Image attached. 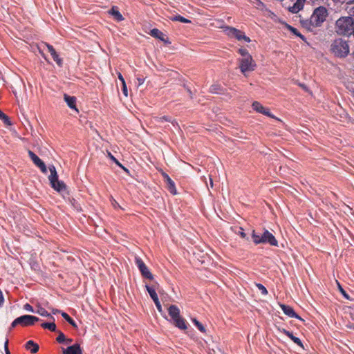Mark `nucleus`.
I'll list each match as a JSON object with an SVG mask.
<instances>
[{
  "label": "nucleus",
  "mask_w": 354,
  "mask_h": 354,
  "mask_svg": "<svg viewBox=\"0 0 354 354\" xmlns=\"http://www.w3.org/2000/svg\"><path fill=\"white\" fill-rule=\"evenodd\" d=\"M72 339H66L65 342L67 343V344H71L72 342Z\"/></svg>",
  "instance_id": "52"
},
{
  "label": "nucleus",
  "mask_w": 354,
  "mask_h": 354,
  "mask_svg": "<svg viewBox=\"0 0 354 354\" xmlns=\"http://www.w3.org/2000/svg\"><path fill=\"white\" fill-rule=\"evenodd\" d=\"M209 184H210V187H213L214 183H213V180L211 177H209Z\"/></svg>",
  "instance_id": "51"
},
{
  "label": "nucleus",
  "mask_w": 354,
  "mask_h": 354,
  "mask_svg": "<svg viewBox=\"0 0 354 354\" xmlns=\"http://www.w3.org/2000/svg\"><path fill=\"white\" fill-rule=\"evenodd\" d=\"M226 30L229 36L235 37L239 41L243 39L246 42L250 41V39L248 37L245 36L243 32L235 28L228 26L226 28Z\"/></svg>",
  "instance_id": "10"
},
{
  "label": "nucleus",
  "mask_w": 354,
  "mask_h": 354,
  "mask_svg": "<svg viewBox=\"0 0 354 354\" xmlns=\"http://www.w3.org/2000/svg\"><path fill=\"white\" fill-rule=\"evenodd\" d=\"M335 31L339 35L350 36L354 33V18L342 17L335 22Z\"/></svg>",
  "instance_id": "2"
},
{
  "label": "nucleus",
  "mask_w": 354,
  "mask_h": 354,
  "mask_svg": "<svg viewBox=\"0 0 354 354\" xmlns=\"http://www.w3.org/2000/svg\"><path fill=\"white\" fill-rule=\"evenodd\" d=\"M290 30H291V32H293L295 35H296L299 36V37H301L303 40H304V37L302 35H301V34L298 32V30H297L296 28H292V27H290Z\"/></svg>",
  "instance_id": "35"
},
{
  "label": "nucleus",
  "mask_w": 354,
  "mask_h": 354,
  "mask_svg": "<svg viewBox=\"0 0 354 354\" xmlns=\"http://www.w3.org/2000/svg\"><path fill=\"white\" fill-rule=\"evenodd\" d=\"M239 235H240L242 238H245V236H246V234H245V232H242V231L239 232Z\"/></svg>",
  "instance_id": "50"
},
{
  "label": "nucleus",
  "mask_w": 354,
  "mask_h": 354,
  "mask_svg": "<svg viewBox=\"0 0 354 354\" xmlns=\"http://www.w3.org/2000/svg\"><path fill=\"white\" fill-rule=\"evenodd\" d=\"M168 313L175 326L181 330L187 328L186 321L180 316V309L176 305H171L168 308Z\"/></svg>",
  "instance_id": "5"
},
{
  "label": "nucleus",
  "mask_w": 354,
  "mask_h": 354,
  "mask_svg": "<svg viewBox=\"0 0 354 354\" xmlns=\"http://www.w3.org/2000/svg\"><path fill=\"white\" fill-rule=\"evenodd\" d=\"M239 68L245 76L247 75V73L254 71L257 67V64L252 56L246 58H241L239 59Z\"/></svg>",
  "instance_id": "7"
},
{
  "label": "nucleus",
  "mask_w": 354,
  "mask_h": 354,
  "mask_svg": "<svg viewBox=\"0 0 354 354\" xmlns=\"http://www.w3.org/2000/svg\"><path fill=\"white\" fill-rule=\"evenodd\" d=\"M65 340H66V337H65V335H64V333L61 331H59V335L57 337V341L59 343H62V342H65Z\"/></svg>",
  "instance_id": "33"
},
{
  "label": "nucleus",
  "mask_w": 354,
  "mask_h": 354,
  "mask_svg": "<svg viewBox=\"0 0 354 354\" xmlns=\"http://www.w3.org/2000/svg\"><path fill=\"white\" fill-rule=\"evenodd\" d=\"M280 307L282 309L283 312L288 316L290 317H295L299 320L304 321V319L299 317L293 310V308L289 306H286L285 304H280Z\"/></svg>",
  "instance_id": "14"
},
{
  "label": "nucleus",
  "mask_w": 354,
  "mask_h": 354,
  "mask_svg": "<svg viewBox=\"0 0 354 354\" xmlns=\"http://www.w3.org/2000/svg\"><path fill=\"white\" fill-rule=\"evenodd\" d=\"M118 78L122 82V84L125 83L124 79L120 73H118Z\"/></svg>",
  "instance_id": "42"
},
{
  "label": "nucleus",
  "mask_w": 354,
  "mask_h": 354,
  "mask_svg": "<svg viewBox=\"0 0 354 354\" xmlns=\"http://www.w3.org/2000/svg\"><path fill=\"white\" fill-rule=\"evenodd\" d=\"M239 53L242 56L241 58H246L252 56L245 48H240L239 50Z\"/></svg>",
  "instance_id": "30"
},
{
  "label": "nucleus",
  "mask_w": 354,
  "mask_h": 354,
  "mask_svg": "<svg viewBox=\"0 0 354 354\" xmlns=\"http://www.w3.org/2000/svg\"><path fill=\"white\" fill-rule=\"evenodd\" d=\"M218 89V86L217 85H213L211 86V92H215L216 93V90Z\"/></svg>",
  "instance_id": "43"
},
{
  "label": "nucleus",
  "mask_w": 354,
  "mask_h": 354,
  "mask_svg": "<svg viewBox=\"0 0 354 354\" xmlns=\"http://www.w3.org/2000/svg\"><path fill=\"white\" fill-rule=\"evenodd\" d=\"M252 106L253 109L255 110L257 112L261 113L272 118H274V116L272 114H271L268 110L263 107L259 102H254Z\"/></svg>",
  "instance_id": "13"
},
{
  "label": "nucleus",
  "mask_w": 354,
  "mask_h": 354,
  "mask_svg": "<svg viewBox=\"0 0 354 354\" xmlns=\"http://www.w3.org/2000/svg\"><path fill=\"white\" fill-rule=\"evenodd\" d=\"M44 44L48 48V50L49 53L52 55L54 61L57 63V64L59 66H62V59H60L59 57V55L57 53V52L55 51V50L53 48V46L50 45V44H47V43H44Z\"/></svg>",
  "instance_id": "15"
},
{
  "label": "nucleus",
  "mask_w": 354,
  "mask_h": 354,
  "mask_svg": "<svg viewBox=\"0 0 354 354\" xmlns=\"http://www.w3.org/2000/svg\"><path fill=\"white\" fill-rule=\"evenodd\" d=\"M4 348H5L6 354H10L9 349H8V339H6V341L5 342Z\"/></svg>",
  "instance_id": "40"
},
{
  "label": "nucleus",
  "mask_w": 354,
  "mask_h": 354,
  "mask_svg": "<svg viewBox=\"0 0 354 354\" xmlns=\"http://www.w3.org/2000/svg\"><path fill=\"white\" fill-rule=\"evenodd\" d=\"M24 308L27 310V311H29V312H34V310H33V308L32 307V306H30V304H26L24 306Z\"/></svg>",
  "instance_id": "38"
},
{
  "label": "nucleus",
  "mask_w": 354,
  "mask_h": 354,
  "mask_svg": "<svg viewBox=\"0 0 354 354\" xmlns=\"http://www.w3.org/2000/svg\"><path fill=\"white\" fill-rule=\"evenodd\" d=\"M28 155L34 164L41 169V172L46 174L47 169L45 163L30 150H28Z\"/></svg>",
  "instance_id": "11"
},
{
  "label": "nucleus",
  "mask_w": 354,
  "mask_h": 354,
  "mask_svg": "<svg viewBox=\"0 0 354 354\" xmlns=\"http://www.w3.org/2000/svg\"><path fill=\"white\" fill-rule=\"evenodd\" d=\"M122 167V169H123L126 172H127V173L129 172V170H128L127 168H125L124 166H122V167Z\"/></svg>",
  "instance_id": "56"
},
{
  "label": "nucleus",
  "mask_w": 354,
  "mask_h": 354,
  "mask_svg": "<svg viewBox=\"0 0 354 354\" xmlns=\"http://www.w3.org/2000/svg\"><path fill=\"white\" fill-rule=\"evenodd\" d=\"M256 2H254L257 5V7H260L263 6V3L260 0H255Z\"/></svg>",
  "instance_id": "45"
},
{
  "label": "nucleus",
  "mask_w": 354,
  "mask_h": 354,
  "mask_svg": "<svg viewBox=\"0 0 354 354\" xmlns=\"http://www.w3.org/2000/svg\"><path fill=\"white\" fill-rule=\"evenodd\" d=\"M41 326L44 328H47L50 331H56V325L54 322L52 323H43Z\"/></svg>",
  "instance_id": "27"
},
{
  "label": "nucleus",
  "mask_w": 354,
  "mask_h": 354,
  "mask_svg": "<svg viewBox=\"0 0 354 354\" xmlns=\"http://www.w3.org/2000/svg\"><path fill=\"white\" fill-rule=\"evenodd\" d=\"M64 100L66 102L67 105L71 109L75 110L77 113L79 112V110L76 106V97H75L70 96L65 93L64 95Z\"/></svg>",
  "instance_id": "16"
},
{
  "label": "nucleus",
  "mask_w": 354,
  "mask_h": 354,
  "mask_svg": "<svg viewBox=\"0 0 354 354\" xmlns=\"http://www.w3.org/2000/svg\"><path fill=\"white\" fill-rule=\"evenodd\" d=\"M252 238L253 242L256 245L261 243H269L272 246H278V241L275 239L274 236L266 229H264L261 235L257 234L255 231L253 230L252 233Z\"/></svg>",
  "instance_id": "4"
},
{
  "label": "nucleus",
  "mask_w": 354,
  "mask_h": 354,
  "mask_svg": "<svg viewBox=\"0 0 354 354\" xmlns=\"http://www.w3.org/2000/svg\"><path fill=\"white\" fill-rule=\"evenodd\" d=\"M150 35L155 38L159 39L160 40L164 41L166 44H170L168 39L165 38V35L163 34V32H162L157 28H153L151 30Z\"/></svg>",
  "instance_id": "17"
},
{
  "label": "nucleus",
  "mask_w": 354,
  "mask_h": 354,
  "mask_svg": "<svg viewBox=\"0 0 354 354\" xmlns=\"http://www.w3.org/2000/svg\"><path fill=\"white\" fill-rule=\"evenodd\" d=\"M295 344H297L298 346L301 347L303 349L304 348V345L301 340L298 338L295 337L292 333H291L290 335L288 336Z\"/></svg>",
  "instance_id": "28"
},
{
  "label": "nucleus",
  "mask_w": 354,
  "mask_h": 354,
  "mask_svg": "<svg viewBox=\"0 0 354 354\" xmlns=\"http://www.w3.org/2000/svg\"><path fill=\"white\" fill-rule=\"evenodd\" d=\"M136 263L138 266L139 270L143 277L149 280L153 279V275L149 270L148 268L140 258L136 257Z\"/></svg>",
  "instance_id": "9"
},
{
  "label": "nucleus",
  "mask_w": 354,
  "mask_h": 354,
  "mask_svg": "<svg viewBox=\"0 0 354 354\" xmlns=\"http://www.w3.org/2000/svg\"><path fill=\"white\" fill-rule=\"evenodd\" d=\"M0 119L3 121V122L8 126L12 125L11 121L10 120V118L8 115H6L5 113H3L0 110Z\"/></svg>",
  "instance_id": "26"
},
{
  "label": "nucleus",
  "mask_w": 354,
  "mask_h": 354,
  "mask_svg": "<svg viewBox=\"0 0 354 354\" xmlns=\"http://www.w3.org/2000/svg\"><path fill=\"white\" fill-rule=\"evenodd\" d=\"M334 1H339L340 0H333Z\"/></svg>",
  "instance_id": "57"
},
{
  "label": "nucleus",
  "mask_w": 354,
  "mask_h": 354,
  "mask_svg": "<svg viewBox=\"0 0 354 354\" xmlns=\"http://www.w3.org/2000/svg\"><path fill=\"white\" fill-rule=\"evenodd\" d=\"M111 200L113 201V203L114 206L117 205L118 207H120V206L118 205V203H117V201L115 199H113L112 198Z\"/></svg>",
  "instance_id": "49"
},
{
  "label": "nucleus",
  "mask_w": 354,
  "mask_h": 354,
  "mask_svg": "<svg viewBox=\"0 0 354 354\" xmlns=\"http://www.w3.org/2000/svg\"><path fill=\"white\" fill-rule=\"evenodd\" d=\"M107 153H108V156L113 161H114L118 166L122 167V165L118 162V160L110 152L108 151Z\"/></svg>",
  "instance_id": "36"
},
{
  "label": "nucleus",
  "mask_w": 354,
  "mask_h": 354,
  "mask_svg": "<svg viewBox=\"0 0 354 354\" xmlns=\"http://www.w3.org/2000/svg\"><path fill=\"white\" fill-rule=\"evenodd\" d=\"M330 50L337 57L344 58L350 52L348 43L342 38L336 39L330 46Z\"/></svg>",
  "instance_id": "3"
},
{
  "label": "nucleus",
  "mask_w": 354,
  "mask_h": 354,
  "mask_svg": "<svg viewBox=\"0 0 354 354\" xmlns=\"http://www.w3.org/2000/svg\"><path fill=\"white\" fill-rule=\"evenodd\" d=\"M328 11L324 6L315 8L310 19L301 20L302 26L308 30H312L315 27H319L326 20Z\"/></svg>",
  "instance_id": "1"
},
{
  "label": "nucleus",
  "mask_w": 354,
  "mask_h": 354,
  "mask_svg": "<svg viewBox=\"0 0 354 354\" xmlns=\"http://www.w3.org/2000/svg\"><path fill=\"white\" fill-rule=\"evenodd\" d=\"M27 350H30L32 353H35L39 350V346L32 340L27 342L25 346Z\"/></svg>",
  "instance_id": "21"
},
{
  "label": "nucleus",
  "mask_w": 354,
  "mask_h": 354,
  "mask_svg": "<svg viewBox=\"0 0 354 354\" xmlns=\"http://www.w3.org/2000/svg\"><path fill=\"white\" fill-rule=\"evenodd\" d=\"M155 287H156V285H153L152 286H149L148 285L145 286V288H146L147 292H149L150 297H151V299H153V301L158 299V295L156 294V290H155Z\"/></svg>",
  "instance_id": "22"
},
{
  "label": "nucleus",
  "mask_w": 354,
  "mask_h": 354,
  "mask_svg": "<svg viewBox=\"0 0 354 354\" xmlns=\"http://www.w3.org/2000/svg\"><path fill=\"white\" fill-rule=\"evenodd\" d=\"M155 304H156V306L158 309V310L160 312V313H162V306H161V304L159 301V299L156 300L154 301Z\"/></svg>",
  "instance_id": "37"
},
{
  "label": "nucleus",
  "mask_w": 354,
  "mask_h": 354,
  "mask_svg": "<svg viewBox=\"0 0 354 354\" xmlns=\"http://www.w3.org/2000/svg\"><path fill=\"white\" fill-rule=\"evenodd\" d=\"M59 312H60V311H59V310H57V309H56V310H53V314H56V313H59Z\"/></svg>",
  "instance_id": "55"
},
{
  "label": "nucleus",
  "mask_w": 354,
  "mask_h": 354,
  "mask_svg": "<svg viewBox=\"0 0 354 354\" xmlns=\"http://www.w3.org/2000/svg\"><path fill=\"white\" fill-rule=\"evenodd\" d=\"M170 19L171 21H180L182 23H190L191 21L180 16V15H176V16H174V17H170Z\"/></svg>",
  "instance_id": "24"
},
{
  "label": "nucleus",
  "mask_w": 354,
  "mask_h": 354,
  "mask_svg": "<svg viewBox=\"0 0 354 354\" xmlns=\"http://www.w3.org/2000/svg\"><path fill=\"white\" fill-rule=\"evenodd\" d=\"M39 51L40 54L45 58V59H46V57H45L44 53L41 50L40 48H39Z\"/></svg>",
  "instance_id": "53"
},
{
  "label": "nucleus",
  "mask_w": 354,
  "mask_h": 354,
  "mask_svg": "<svg viewBox=\"0 0 354 354\" xmlns=\"http://www.w3.org/2000/svg\"><path fill=\"white\" fill-rule=\"evenodd\" d=\"M137 80L138 82V86L142 85L144 83L145 79H142L140 77H138Z\"/></svg>",
  "instance_id": "44"
},
{
  "label": "nucleus",
  "mask_w": 354,
  "mask_h": 354,
  "mask_svg": "<svg viewBox=\"0 0 354 354\" xmlns=\"http://www.w3.org/2000/svg\"><path fill=\"white\" fill-rule=\"evenodd\" d=\"M278 330H279L280 332H281V333H283L286 334L288 337V336L290 335V333H291L290 331H288V330H286V329H284V328H282V329L278 328Z\"/></svg>",
  "instance_id": "41"
},
{
  "label": "nucleus",
  "mask_w": 354,
  "mask_h": 354,
  "mask_svg": "<svg viewBox=\"0 0 354 354\" xmlns=\"http://www.w3.org/2000/svg\"><path fill=\"white\" fill-rule=\"evenodd\" d=\"M108 12L109 14L111 15L118 21L124 20V17L115 7H113L111 10L108 11Z\"/></svg>",
  "instance_id": "20"
},
{
  "label": "nucleus",
  "mask_w": 354,
  "mask_h": 354,
  "mask_svg": "<svg viewBox=\"0 0 354 354\" xmlns=\"http://www.w3.org/2000/svg\"><path fill=\"white\" fill-rule=\"evenodd\" d=\"M158 122H163V121L169 122H171L173 125L178 126V122L175 120H172L171 118H169L168 116H162V117L158 118Z\"/></svg>",
  "instance_id": "25"
},
{
  "label": "nucleus",
  "mask_w": 354,
  "mask_h": 354,
  "mask_svg": "<svg viewBox=\"0 0 354 354\" xmlns=\"http://www.w3.org/2000/svg\"><path fill=\"white\" fill-rule=\"evenodd\" d=\"M49 171L50 172V175L48 176V179L51 187L58 192L65 191L66 186L63 181L59 180L58 175L55 166H50Z\"/></svg>",
  "instance_id": "6"
},
{
  "label": "nucleus",
  "mask_w": 354,
  "mask_h": 354,
  "mask_svg": "<svg viewBox=\"0 0 354 354\" xmlns=\"http://www.w3.org/2000/svg\"><path fill=\"white\" fill-rule=\"evenodd\" d=\"M347 327L349 328H353L354 329V324H353L347 325Z\"/></svg>",
  "instance_id": "54"
},
{
  "label": "nucleus",
  "mask_w": 354,
  "mask_h": 354,
  "mask_svg": "<svg viewBox=\"0 0 354 354\" xmlns=\"http://www.w3.org/2000/svg\"><path fill=\"white\" fill-rule=\"evenodd\" d=\"M337 285H338V288H339V291L341 292V293L344 295V297L345 298H346L347 299H349V296L345 292V290L342 288L341 285L339 284V283L337 281H336Z\"/></svg>",
  "instance_id": "34"
},
{
  "label": "nucleus",
  "mask_w": 354,
  "mask_h": 354,
  "mask_svg": "<svg viewBox=\"0 0 354 354\" xmlns=\"http://www.w3.org/2000/svg\"><path fill=\"white\" fill-rule=\"evenodd\" d=\"M299 86H301L303 89H304L305 91H308V88H307V86H306L305 84H299Z\"/></svg>",
  "instance_id": "48"
},
{
  "label": "nucleus",
  "mask_w": 354,
  "mask_h": 354,
  "mask_svg": "<svg viewBox=\"0 0 354 354\" xmlns=\"http://www.w3.org/2000/svg\"><path fill=\"white\" fill-rule=\"evenodd\" d=\"M257 287L259 288V290L261 291V293L264 295H267L268 294V290L266 288L265 286H263L262 284L261 283H257L256 284Z\"/></svg>",
  "instance_id": "32"
},
{
  "label": "nucleus",
  "mask_w": 354,
  "mask_h": 354,
  "mask_svg": "<svg viewBox=\"0 0 354 354\" xmlns=\"http://www.w3.org/2000/svg\"><path fill=\"white\" fill-rule=\"evenodd\" d=\"M160 171L163 176L166 183H167V189L173 194L176 195L177 194V190L176 189L175 183L171 179V178L162 169H160Z\"/></svg>",
  "instance_id": "12"
},
{
  "label": "nucleus",
  "mask_w": 354,
  "mask_h": 354,
  "mask_svg": "<svg viewBox=\"0 0 354 354\" xmlns=\"http://www.w3.org/2000/svg\"><path fill=\"white\" fill-rule=\"evenodd\" d=\"M62 316L74 328H77V324H75V322L73 321V319H72L69 315L64 313V312H62L61 313Z\"/></svg>",
  "instance_id": "23"
},
{
  "label": "nucleus",
  "mask_w": 354,
  "mask_h": 354,
  "mask_svg": "<svg viewBox=\"0 0 354 354\" xmlns=\"http://www.w3.org/2000/svg\"><path fill=\"white\" fill-rule=\"evenodd\" d=\"M122 92L123 94L127 97L128 95L127 87L126 83L122 84Z\"/></svg>",
  "instance_id": "39"
},
{
  "label": "nucleus",
  "mask_w": 354,
  "mask_h": 354,
  "mask_svg": "<svg viewBox=\"0 0 354 354\" xmlns=\"http://www.w3.org/2000/svg\"><path fill=\"white\" fill-rule=\"evenodd\" d=\"M3 301H4V297L3 296L2 292H1V295H0V306H1V304L3 302Z\"/></svg>",
  "instance_id": "46"
},
{
  "label": "nucleus",
  "mask_w": 354,
  "mask_h": 354,
  "mask_svg": "<svg viewBox=\"0 0 354 354\" xmlns=\"http://www.w3.org/2000/svg\"><path fill=\"white\" fill-rule=\"evenodd\" d=\"M37 313L44 317H49L50 316V314L44 308H41V307L39 308Z\"/></svg>",
  "instance_id": "31"
},
{
  "label": "nucleus",
  "mask_w": 354,
  "mask_h": 354,
  "mask_svg": "<svg viewBox=\"0 0 354 354\" xmlns=\"http://www.w3.org/2000/svg\"><path fill=\"white\" fill-rule=\"evenodd\" d=\"M305 0H297L294 5L289 8L292 13L298 12L304 6Z\"/></svg>",
  "instance_id": "19"
},
{
  "label": "nucleus",
  "mask_w": 354,
  "mask_h": 354,
  "mask_svg": "<svg viewBox=\"0 0 354 354\" xmlns=\"http://www.w3.org/2000/svg\"><path fill=\"white\" fill-rule=\"evenodd\" d=\"M351 17H353L354 18V6L351 7L350 10Z\"/></svg>",
  "instance_id": "47"
},
{
  "label": "nucleus",
  "mask_w": 354,
  "mask_h": 354,
  "mask_svg": "<svg viewBox=\"0 0 354 354\" xmlns=\"http://www.w3.org/2000/svg\"><path fill=\"white\" fill-rule=\"evenodd\" d=\"M64 354H82L81 348L79 344H74L68 346L63 351Z\"/></svg>",
  "instance_id": "18"
},
{
  "label": "nucleus",
  "mask_w": 354,
  "mask_h": 354,
  "mask_svg": "<svg viewBox=\"0 0 354 354\" xmlns=\"http://www.w3.org/2000/svg\"><path fill=\"white\" fill-rule=\"evenodd\" d=\"M192 322L201 332H205V327L196 319H193Z\"/></svg>",
  "instance_id": "29"
},
{
  "label": "nucleus",
  "mask_w": 354,
  "mask_h": 354,
  "mask_svg": "<svg viewBox=\"0 0 354 354\" xmlns=\"http://www.w3.org/2000/svg\"><path fill=\"white\" fill-rule=\"evenodd\" d=\"M39 319L38 317L32 315H22L21 317L15 319L12 324V328L15 327L17 325L20 324L23 326H32L35 324V322H38Z\"/></svg>",
  "instance_id": "8"
}]
</instances>
